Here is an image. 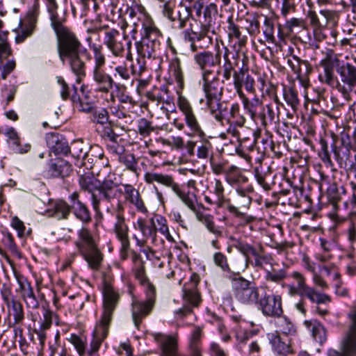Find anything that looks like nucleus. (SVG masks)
Segmentation results:
<instances>
[{
    "label": "nucleus",
    "mask_w": 356,
    "mask_h": 356,
    "mask_svg": "<svg viewBox=\"0 0 356 356\" xmlns=\"http://www.w3.org/2000/svg\"><path fill=\"white\" fill-rule=\"evenodd\" d=\"M23 3L26 0H20ZM46 7L49 14L51 26L54 31L58 42V53L60 60L67 62L72 72L81 79L86 76V63L82 59L86 57L91 59L88 50L83 47L81 42L67 26L64 24L67 21V10L60 15L56 0H45ZM40 13V0H33L32 7L26 12L24 21H20V26L35 31L37 27L38 17Z\"/></svg>",
    "instance_id": "nucleus-1"
},
{
    "label": "nucleus",
    "mask_w": 356,
    "mask_h": 356,
    "mask_svg": "<svg viewBox=\"0 0 356 356\" xmlns=\"http://www.w3.org/2000/svg\"><path fill=\"white\" fill-rule=\"evenodd\" d=\"M320 65L323 72L319 74V81L336 89L344 99H348L356 88V65L332 54H327Z\"/></svg>",
    "instance_id": "nucleus-2"
},
{
    "label": "nucleus",
    "mask_w": 356,
    "mask_h": 356,
    "mask_svg": "<svg viewBox=\"0 0 356 356\" xmlns=\"http://www.w3.org/2000/svg\"><path fill=\"white\" fill-rule=\"evenodd\" d=\"M213 71H205L202 73V90L205 97V105L207 110L214 119L222 123L225 120L227 107L223 106L222 98L223 96L224 86L218 76L211 77Z\"/></svg>",
    "instance_id": "nucleus-3"
},
{
    "label": "nucleus",
    "mask_w": 356,
    "mask_h": 356,
    "mask_svg": "<svg viewBox=\"0 0 356 356\" xmlns=\"http://www.w3.org/2000/svg\"><path fill=\"white\" fill-rule=\"evenodd\" d=\"M74 245L78 254L87 262L91 270H100L104 256L99 247L98 238L88 228L82 227L78 231Z\"/></svg>",
    "instance_id": "nucleus-4"
},
{
    "label": "nucleus",
    "mask_w": 356,
    "mask_h": 356,
    "mask_svg": "<svg viewBox=\"0 0 356 356\" xmlns=\"http://www.w3.org/2000/svg\"><path fill=\"white\" fill-rule=\"evenodd\" d=\"M227 278L231 281L234 296L239 302L246 305L258 303L259 291L254 282L250 281L236 273H231Z\"/></svg>",
    "instance_id": "nucleus-5"
},
{
    "label": "nucleus",
    "mask_w": 356,
    "mask_h": 356,
    "mask_svg": "<svg viewBox=\"0 0 356 356\" xmlns=\"http://www.w3.org/2000/svg\"><path fill=\"white\" fill-rule=\"evenodd\" d=\"M331 147L334 158L341 166L351 167L356 162V154L353 155V152H356V143L348 133H341L339 146L333 143Z\"/></svg>",
    "instance_id": "nucleus-6"
},
{
    "label": "nucleus",
    "mask_w": 356,
    "mask_h": 356,
    "mask_svg": "<svg viewBox=\"0 0 356 356\" xmlns=\"http://www.w3.org/2000/svg\"><path fill=\"white\" fill-rule=\"evenodd\" d=\"M241 183L236 188V191L240 197L236 200V206L229 203L227 205V209L237 217L244 216L246 211L248 210L252 198L247 193L253 191V187L247 184L248 179H241Z\"/></svg>",
    "instance_id": "nucleus-7"
},
{
    "label": "nucleus",
    "mask_w": 356,
    "mask_h": 356,
    "mask_svg": "<svg viewBox=\"0 0 356 356\" xmlns=\"http://www.w3.org/2000/svg\"><path fill=\"white\" fill-rule=\"evenodd\" d=\"M223 49V63L216 71V76L219 77L222 75V83L230 81L232 77H233V81H235V78L239 74V68L236 70L238 65V54L232 52L227 47H224Z\"/></svg>",
    "instance_id": "nucleus-8"
},
{
    "label": "nucleus",
    "mask_w": 356,
    "mask_h": 356,
    "mask_svg": "<svg viewBox=\"0 0 356 356\" xmlns=\"http://www.w3.org/2000/svg\"><path fill=\"white\" fill-rule=\"evenodd\" d=\"M258 308L264 316L280 318L283 314L282 299L281 296L265 293L257 303Z\"/></svg>",
    "instance_id": "nucleus-9"
},
{
    "label": "nucleus",
    "mask_w": 356,
    "mask_h": 356,
    "mask_svg": "<svg viewBox=\"0 0 356 356\" xmlns=\"http://www.w3.org/2000/svg\"><path fill=\"white\" fill-rule=\"evenodd\" d=\"M120 300L119 294L110 285H105L103 291V313L99 322L110 325L113 314Z\"/></svg>",
    "instance_id": "nucleus-10"
},
{
    "label": "nucleus",
    "mask_w": 356,
    "mask_h": 356,
    "mask_svg": "<svg viewBox=\"0 0 356 356\" xmlns=\"http://www.w3.org/2000/svg\"><path fill=\"white\" fill-rule=\"evenodd\" d=\"M92 77L98 92L108 93L113 87L115 88L118 92L125 88L123 85L116 83L113 78L107 74L104 69L93 70Z\"/></svg>",
    "instance_id": "nucleus-11"
},
{
    "label": "nucleus",
    "mask_w": 356,
    "mask_h": 356,
    "mask_svg": "<svg viewBox=\"0 0 356 356\" xmlns=\"http://www.w3.org/2000/svg\"><path fill=\"white\" fill-rule=\"evenodd\" d=\"M156 340L161 341V353L160 356H181L178 353L177 340L171 336L163 337L161 334H157ZM191 348V356H202L200 346Z\"/></svg>",
    "instance_id": "nucleus-12"
},
{
    "label": "nucleus",
    "mask_w": 356,
    "mask_h": 356,
    "mask_svg": "<svg viewBox=\"0 0 356 356\" xmlns=\"http://www.w3.org/2000/svg\"><path fill=\"white\" fill-rule=\"evenodd\" d=\"M147 182L150 183L153 179H146ZM161 184L172 187V190L177 194L179 197L182 202L192 211L196 213L200 209H206L205 207L202 204L195 205L196 195L194 193H185L183 192L179 185L174 183L173 179H155Z\"/></svg>",
    "instance_id": "nucleus-13"
},
{
    "label": "nucleus",
    "mask_w": 356,
    "mask_h": 356,
    "mask_svg": "<svg viewBox=\"0 0 356 356\" xmlns=\"http://www.w3.org/2000/svg\"><path fill=\"white\" fill-rule=\"evenodd\" d=\"M19 284V292L21 298L25 302L26 307L32 309H36L40 307V302L36 297L31 284L24 277H17Z\"/></svg>",
    "instance_id": "nucleus-14"
},
{
    "label": "nucleus",
    "mask_w": 356,
    "mask_h": 356,
    "mask_svg": "<svg viewBox=\"0 0 356 356\" xmlns=\"http://www.w3.org/2000/svg\"><path fill=\"white\" fill-rule=\"evenodd\" d=\"M46 143L55 155L68 156L69 145L65 137L57 132H49L45 135Z\"/></svg>",
    "instance_id": "nucleus-15"
},
{
    "label": "nucleus",
    "mask_w": 356,
    "mask_h": 356,
    "mask_svg": "<svg viewBox=\"0 0 356 356\" xmlns=\"http://www.w3.org/2000/svg\"><path fill=\"white\" fill-rule=\"evenodd\" d=\"M183 300L186 303L175 312L180 318L192 314L193 307H197L202 301L200 292L194 289H183Z\"/></svg>",
    "instance_id": "nucleus-16"
},
{
    "label": "nucleus",
    "mask_w": 356,
    "mask_h": 356,
    "mask_svg": "<svg viewBox=\"0 0 356 356\" xmlns=\"http://www.w3.org/2000/svg\"><path fill=\"white\" fill-rule=\"evenodd\" d=\"M134 227L140 230L143 235L142 238H138L136 235L134 236L137 245L143 247L148 238H152L153 241H156L158 229L156 227L154 218H151L149 222H147L145 219L140 218L134 225Z\"/></svg>",
    "instance_id": "nucleus-17"
},
{
    "label": "nucleus",
    "mask_w": 356,
    "mask_h": 356,
    "mask_svg": "<svg viewBox=\"0 0 356 356\" xmlns=\"http://www.w3.org/2000/svg\"><path fill=\"white\" fill-rule=\"evenodd\" d=\"M233 85L238 95H245L243 91V87L251 94L256 93L255 80L249 74L248 69L243 67L239 68V74L235 78Z\"/></svg>",
    "instance_id": "nucleus-18"
},
{
    "label": "nucleus",
    "mask_w": 356,
    "mask_h": 356,
    "mask_svg": "<svg viewBox=\"0 0 356 356\" xmlns=\"http://www.w3.org/2000/svg\"><path fill=\"white\" fill-rule=\"evenodd\" d=\"M194 60L202 70V73H204L205 71H211L209 67L220 65L221 53L219 49L216 54L210 51H203L195 54Z\"/></svg>",
    "instance_id": "nucleus-19"
},
{
    "label": "nucleus",
    "mask_w": 356,
    "mask_h": 356,
    "mask_svg": "<svg viewBox=\"0 0 356 356\" xmlns=\"http://www.w3.org/2000/svg\"><path fill=\"white\" fill-rule=\"evenodd\" d=\"M314 184H318L321 190L326 187V192L329 199V204L327 207H331L332 211H337L339 207V202L341 201V192L336 182L331 179H321L319 182L316 180Z\"/></svg>",
    "instance_id": "nucleus-20"
},
{
    "label": "nucleus",
    "mask_w": 356,
    "mask_h": 356,
    "mask_svg": "<svg viewBox=\"0 0 356 356\" xmlns=\"http://www.w3.org/2000/svg\"><path fill=\"white\" fill-rule=\"evenodd\" d=\"M120 33L115 29H111L105 32L104 44L115 56H122L124 51V44L120 39Z\"/></svg>",
    "instance_id": "nucleus-21"
},
{
    "label": "nucleus",
    "mask_w": 356,
    "mask_h": 356,
    "mask_svg": "<svg viewBox=\"0 0 356 356\" xmlns=\"http://www.w3.org/2000/svg\"><path fill=\"white\" fill-rule=\"evenodd\" d=\"M154 305L147 301L140 302L134 300L131 304L132 318L135 326L139 329L144 318L147 316L152 312Z\"/></svg>",
    "instance_id": "nucleus-22"
},
{
    "label": "nucleus",
    "mask_w": 356,
    "mask_h": 356,
    "mask_svg": "<svg viewBox=\"0 0 356 356\" xmlns=\"http://www.w3.org/2000/svg\"><path fill=\"white\" fill-rule=\"evenodd\" d=\"M140 35V39L149 42H152L159 46L161 45L162 33L151 19H147L145 22H142Z\"/></svg>",
    "instance_id": "nucleus-23"
},
{
    "label": "nucleus",
    "mask_w": 356,
    "mask_h": 356,
    "mask_svg": "<svg viewBox=\"0 0 356 356\" xmlns=\"http://www.w3.org/2000/svg\"><path fill=\"white\" fill-rule=\"evenodd\" d=\"M218 15V8L216 3L210 2L202 13L200 19L201 28L209 31L214 27Z\"/></svg>",
    "instance_id": "nucleus-24"
},
{
    "label": "nucleus",
    "mask_w": 356,
    "mask_h": 356,
    "mask_svg": "<svg viewBox=\"0 0 356 356\" xmlns=\"http://www.w3.org/2000/svg\"><path fill=\"white\" fill-rule=\"evenodd\" d=\"M49 172L53 177H60V178L74 176L72 164L60 158L56 159L54 162H51Z\"/></svg>",
    "instance_id": "nucleus-25"
},
{
    "label": "nucleus",
    "mask_w": 356,
    "mask_h": 356,
    "mask_svg": "<svg viewBox=\"0 0 356 356\" xmlns=\"http://www.w3.org/2000/svg\"><path fill=\"white\" fill-rule=\"evenodd\" d=\"M94 181L92 184L94 185L95 190L98 191L99 195H102L104 199L109 200L115 195V191H122L121 189H118V185L115 184L112 179H92Z\"/></svg>",
    "instance_id": "nucleus-26"
},
{
    "label": "nucleus",
    "mask_w": 356,
    "mask_h": 356,
    "mask_svg": "<svg viewBox=\"0 0 356 356\" xmlns=\"http://www.w3.org/2000/svg\"><path fill=\"white\" fill-rule=\"evenodd\" d=\"M182 37L185 42L190 44V49L193 52H196L198 49V46L196 42H200L208 37V32L200 28V31H195L192 29V25L182 32Z\"/></svg>",
    "instance_id": "nucleus-27"
},
{
    "label": "nucleus",
    "mask_w": 356,
    "mask_h": 356,
    "mask_svg": "<svg viewBox=\"0 0 356 356\" xmlns=\"http://www.w3.org/2000/svg\"><path fill=\"white\" fill-rule=\"evenodd\" d=\"M270 343L275 352L280 356H286L292 353L291 339L288 336H282L280 334H273Z\"/></svg>",
    "instance_id": "nucleus-28"
},
{
    "label": "nucleus",
    "mask_w": 356,
    "mask_h": 356,
    "mask_svg": "<svg viewBox=\"0 0 356 356\" xmlns=\"http://www.w3.org/2000/svg\"><path fill=\"white\" fill-rule=\"evenodd\" d=\"M227 24L226 33L229 40L236 39L239 47L245 46L248 41V37L242 33L241 27L234 22L232 15L227 18Z\"/></svg>",
    "instance_id": "nucleus-29"
},
{
    "label": "nucleus",
    "mask_w": 356,
    "mask_h": 356,
    "mask_svg": "<svg viewBox=\"0 0 356 356\" xmlns=\"http://www.w3.org/2000/svg\"><path fill=\"white\" fill-rule=\"evenodd\" d=\"M343 207L339 206L337 211H333L330 215L332 218H349L351 222L356 220V200H351L349 202H344Z\"/></svg>",
    "instance_id": "nucleus-30"
},
{
    "label": "nucleus",
    "mask_w": 356,
    "mask_h": 356,
    "mask_svg": "<svg viewBox=\"0 0 356 356\" xmlns=\"http://www.w3.org/2000/svg\"><path fill=\"white\" fill-rule=\"evenodd\" d=\"M110 325L99 322L93 332V339L90 343V350L98 351L102 341L107 337Z\"/></svg>",
    "instance_id": "nucleus-31"
},
{
    "label": "nucleus",
    "mask_w": 356,
    "mask_h": 356,
    "mask_svg": "<svg viewBox=\"0 0 356 356\" xmlns=\"http://www.w3.org/2000/svg\"><path fill=\"white\" fill-rule=\"evenodd\" d=\"M113 126L114 123L113 122L104 126L102 131V136L104 138L109 140L115 144L113 146H110V149L113 153L121 154L124 152V148L118 145L119 135L115 133L113 129Z\"/></svg>",
    "instance_id": "nucleus-32"
},
{
    "label": "nucleus",
    "mask_w": 356,
    "mask_h": 356,
    "mask_svg": "<svg viewBox=\"0 0 356 356\" xmlns=\"http://www.w3.org/2000/svg\"><path fill=\"white\" fill-rule=\"evenodd\" d=\"M238 97L242 101L244 110L250 115V118L254 120L259 113L257 108L262 106V102L257 96L252 99H249L245 95L241 94Z\"/></svg>",
    "instance_id": "nucleus-33"
},
{
    "label": "nucleus",
    "mask_w": 356,
    "mask_h": 356,
    "mask_svg": "<svg viewBox=\"0 0 356 356\" xmlns=\"http://www.w3.org/2000/svg\"><path fill=\"white\" fill-rule=\"evenodd\" d=\"M136 279L138 280L144 288V293L146 298L145 301L155 305L156 299V288L155 285L150 281L147 274L139 276Z\"/></svg>",
    "instance_id": "nucleus-34"
},
{
    "label": "nucleus",
    "mask_w": 356,
    "mask_h": 356,
    "mask_svg": "<svg viewBox=\"0 0 356 356\" xmlns=\"http://www.w3.org/2000/svg\"><path fill=\"white\" fill-rule=\"evenodd\" d=\"M136 47L139 56L148 58H154L156 52L161 49V46L142 39L136 42Z\"/></svg>",
    "instance_id": "nucleus-35"
},
{
    "label": "nucleus",
    "mask_w": 356,
    "mask_h": 356,
    "mask_svg": "<svg viewBox=\"0 0 356 356\" xmlns=\"http://www.w3.org/2000/svg\"><path fill=\"white\" fill-rule=\"evenodd\" d=\"M87 149V145L82 140H74L69 145V154L74 160L75 165H79L76 161L79 162L80 159L84 160L88 156Z\"/></svg>",
    "instance_id": "nucleus-36"
},
{
    "label": "nucleus",
    "mask_w": 356,
    "mask_h": 356,
    "mask_svg": "<svg viewBox=\"0 0 356 356\" xmlns=\"http://www.w3.org/2000/svg\"><path fill=\"white\" fill-rule=\"evenodd\" d=\"M72 211V206L66 202L59 200L55 202L54 207L49 211V216L58 220L67 219Z\"/></svg>",
    "instance_id": "nucleus-37"
},
{
    "label": "nucleus",
    "mask_w": 356,
    "mask_h": 356,
    "mask_svg": "<svg viewBox=\"0 0 356 356\" xmlns=\"http://www.w3.org/2000/svg\"><path fill=\"white\" fill-rule=\"evenodd\" d=\"M123 187L126 200L134 204L138 211L146 212L147 209L140 197L138 191L129 184L123 185Z\"/></svg>",
    "instance_id": "nucleus-38"
},
{
    "label": "nucleus",
    "mask_w": 356,
    "mask_h": 356,
    "mask_svg": "<svg viewBox=\"0 0 356 356\" xmlns=\"http://www.w3.org/2000/svg\"><path fill=\"white\" fill-rule=\"evenodd\" d=\"M297 191L300 193V197L302 199L301 204L305 203L306 204V207L304 209V211L307 213L316 212L318 210H321V207H318V209H316L313 207L312 199L311 197L310 194H307L305 193V184L302 179H298V184L294 186V192L296 193Z\"/></svg>",
    "instance_id": "nucleus-39"
},
{
    "label": "nucleus",
    "mask_w": 356,
    "mask_h": 356,
    "mask_svg": "<svg viewBox=\"0 0 356 356\" xmlns=\"http://www.w3.org/2000/svg\"><path fill=\"white\" fill-rule=\"evenodd\" d=\"M170 67L177 86L180 90H183L184 87V76L181 59L177 56L173 58L170 62Z\"/></svg>",
    "instance_id": "nucleus-40"
},
{
    "label": "nucleus",
    "mask_w": 356,
    "mask_h": 356,
    "mask_svg": "<svg viewBox=\"0 0 356 356\" xmlns=\"http://www.w3.org/2000/svg\"><path fill=\"white\" fill-rule=\"evenodd\" d=\"M117 221L114 226V232L118 239L122 243L130 242L129 238V228L124 221L123 215H116Z\"/></svg>",
    "instance_id": "nucleus-41"
},
{
    "label": "nucleus",
    "mask_w": 356,
    "mask_h": 356,
    "mask_svg": "<svg viewBox=\"0 0 356 356\" xmlns=\"http://www.w3.org/2000/svg\"><path fill=\"white\" fill-rule=\"evenodd\" d=\"M204 210V209H200L196 212L195 216L197 219L200 222H202L210 232L216 236H221L222 232L218 227L215 226L213 216L209 213H205Z\"/></svg>",
    "instance_id": "nucleus-42"
},
{
    "label": "nucleus",
    "mask_w": 356,
    "mask_h": 356,
    "mask_svg": "<svg viewBox=\"0 0 356 356\" xmlns=\"http://www.w3.org/2000/svg\"><path fill=\"white\" fill-rule=\"evenodd\" d=\"M234 246L245 257V266L248 267L249 263L251 262L250 257L256 256V253L258 251V246L254 247L248 243L241 241H236V243L234 244Z\"/></svg>",
    "instance_id": "nucleus-43"
},
{
    "label": "nucleus",
    "mask_w": 356,
    "mask_h": 356,
    "mask_svg": "<svg viewBox=\"0 0 356 356\" xmlns=\"http://www.w3.org/2000/svg\"><path fill=\"white\" fill-rule=\"evenodd\" d=\"M72 209L76 218L83 223H89L92 221L91 214L86 205L80 200H77L76 206H72Z\"/></svg>",
    "instance_id": "nucleus-44"
},
{
    "label": "nucleus",
    "mask_w": 356,
    "mask_h": 356,
    "mask_svg": "<svg viewBox=\"0 0 356 356\" xmlns=\"http://www.w3.org/2000/svg\"><path fill=\"white\" fill-rule=\"evenodd\" d=\"M301 297L307 298L311 302L317 304L326 303L330 302V298L326 294H322L316 292L314 289L307 286L303 290Z\"/></svg>",
    "instance_id": "nucleus-45"
},
{
    "label": "nucleus",
    "mask_w": 356,
    "mask_h": 356,
    "mask_svg": "<svg viewBox=\"0 0 356 356\" xmlns=\"http://www.w3.org/2000/svg\"><path fill=\"white\" fill-rule=\"evenodd\" d=\"M283 95L286 104L290 106L293 111L297 110L300 104L298 91L293 87L284 88Z\"/></svg>",
    "instance_id": "nucleus-46"
},
{
    "label": "nucleus",
    "mask_w": 356,
    "mask_h": 356,
    "mask_svg": "<svg viewBox=\"0 0 356 356\" xmlns=\"http://www.w3.org/2000/svg\"><path fill=\"white\" fill-rule=\"evenodd\" d=\"M261 111L258 113L257 118L261 120L263 125L266 126L275 120V113L272 104L261 106Z\"/></svg>",
    "instance_id": "nucleus-47"
},
{
    "label": "nucleus",
    "mask_w": 356,
    "mask_h": 356,
    "mask_svg": "<svg viewBox=\"0 0 356 356\" xmlns=\"http://www.w3.org/2000/svg\"><path fill=\"white\" fill-rule=\"evenodd\" d=\"M231 120L232 123L241 127L245 123V118L241 113L240 105L237 102L233 103L229 108V118L228 121Z\"/></svg>",
    "instance_id": "nucleus-48"
},
{
    "label": "nucleus",
    "mask_w": 356,
    "mask_h": 356,
    "mask_svg": "<svg viewBox=\"0 0 356 356\" xmlns=\"http://www.w3.org/2000/svg\"><path fill=\"white\" fill-rule=\"evenodd\" d=\"M8 135L9 138L12 140L11 148L15 152L24 154L29 151L31 149V145L29 144H26L24 147H21L19 138L17 133L13 128L10 129L8 132Z\"/></svg>",
    "instance_id": "nucleus-49"
},
{
    "label": "nucleus",
    "mask_w": 356,
    "mask_h": 356,
    "mask_svg": "<svg viewBox=\"0 0 356 356\" xmlns=\"http://www.w3.org/2000/svg\"><path fill=\"white\" fill-rule=\"evenodd\" d=\"M131 261L133 262V272L135 278L146 274L145 261L143 260L140 254L137 253L134 250L131 252Z\"/></svg>",
    "instance_id": "nucleus-50"
},
{
    "label": "nucleus",
    "mask_w": 356,
    "mask_h": 356,
    "mask_svg": "<svg viewBox=\"0 0 356 356\" xmlns=\"http://www.w3.org/2000/svg\"><path fill=\"white\" fill-rule=\"evenodd\" d=\"M102 49L103 48L101 45H97L95 43H93L92 46H91V49L93 52L95 60L93 70L104 69V67L106 65V56L102 51Z\"/></svg>",
    "instance_id": "nucleus-51"
},
{
    "label": "nucleus",
    "mask_w": 356,
    "mask_h": 356,
    "mask_svg": "<svg viewBox=\"0 0 356 356\" xmlns=\"http://www.w3.org/2000/svg\"><path fill=\"white\" fill-rule=\"evenodd\" d=\"M8 309H11L14 317V325L20 324L24 319V309L22 303L18 300L6 305Z\"/></svg>",
    "instance_id": "nucleus-52"
},
{
    "label": "nucleus",
    "mask_w": 356,
    "mask_h": 356,
    "mask_svg": "<svg viewBox=\"0 0 356 356\" xmlns=\"http://www.w3.org/2000/svg\"><path fill=\"white\" fill-rule=\"evenodd\" d=\"M91 121L104 127L112 122L109 120L108 112L104 108H96L91 115Z\"/></svg>",
    "instance_id": "nucleus-53"
},
{
    "label": "nucleus",
    "mask_w": 356,
    "mask_h": 356,
    "mask_svg": "<svg viewBox=\"0 0 356 356\" xmlns=\"http://www.w3.org/2000/svg\"><path fill=\"white\" fill-rule=\"evenodd\" d=\"M184 120L186 125L191 129V131L197 134L200 136H203L204 132L197 120V118L193 111L184 114Z\"/></svg>",
    "instance_id": "nucleus-54"
},
{
    "label": "nucleus",
    "mask_w": 356,
    "mask_h": 356,
    "mask_svg": "<svg viewBox=\"0 0 356 356\" xmlns=\"http://www.w3.org/2000/svg\"><path fill=\"white\" fill-rule=\"evenodd\" d=\"M277 324L278 329L277 332L282 333L283 336L289 337V335L294 334L296 332V330L293 323L287 318L280 319Z\"/></svg>",
    "instance_id": "nucleus-55"
},
{
    "label": "nucleus",
    "mask_w": 356,
    "mask_h": 356,
    "mask_svg": "<svg viewBox=\"0 0 356 356\" xmlns=\"http://www.w3.org/2000/svg\"><path fill=\"white\" fill-rule=\"evenodd\" d=\"M284 27L287 31V33L291 34L296 29H305L306 24L303 19L292 17L286 21Z\"/></svg>",
    "instance_id": "nucleus-56"
},
{
    "label": "nucleus",
    "mask_w": 356,
    "mask_h": 356,
    "mask_svg": "<svg viewBox=\"0 0 356 356\" xmlns=\"http://www.w3.org/2000/svg\"><path fill=\"white\" fill-rule=\"evenodd\" d=\"M213 260L215 265L220 268L223 272L229 273V275L233 273L231 270L227 257L222 252H215L213 255Z\"/></svg>",
    "instance_id": "nucleus-57"
},
{
    "label": "nucleus",
    "mask_w": 356,
    "mask_h": 356,
    "mask_svg": "<svg viewBox=\"0 0 356 356\" xmlns=\"http://www.w3.org/2000/svg\"><path fill=\"white\" fill-rule=\"evenodd\" d=\"M296 184H294L293 179H277V185L275 187V195H286L290 192L291 188L294 190V186H296Z\"/></svg>",
    "instance_id": "nucleus-58"
},
{
    "label": "nucleus",
    "mask_w": 356,
    "mask_h": 356,
    "mask_svg": "<svg viewBox=\"0 0 356 356\" xmlns=\"http://www.w3.org/2000/svg\"><path fill=\"white\" fill-rule=\"evenodd\" d=\"M254 257V266L255 267L261 268L264 264H270L273 260L270 254L264 253V248L261 244H258V251Z\"/></svg>",
    "instance_id": "nucleus-59"
},
{
    "label": "nucleus",
    "mask_w": 356,
    "mask_h": 356,
    "mask_svg": "<svg viewBox=\"0 0 356 356\" xmlns=\"http://www.w3.org/2000/svg\"><path fill=\"white\" fill-rule=\"evenodd\" d=\"M300 71V84L306 88L309 86V76L312 72V66L309 61L302 60L301 63Z\"/></svg>",
    "instance_id": "nucleus-60"
},
{
    "label": "nucleus",
    "mask_w": 356,
    "mask_h": 356,
    "mask_svg": "<svg viewBox=\"0 0 356 356\" xmlns=\"http://www.w3.org/2000/svg\"><path fill=\"white\" fill-rule=\"evenodd\" d=\"M0 293L6 305H9L10 302L16 300L13 293L12 284L10 282H4L2 284Z\"/></svg>",
    "instance_id": "nucleus-61"
},
{
    "label": "nucleus",
    "mask_w": 356,
    "mask_h": 356,
    "mask_svg": "<svg viewBox=\"0 0 356 356\" xmlns=\"http://www.w3.org/2000/svg\"><path fill=\"white\" fill-rule=\"evenodd\" d=\"M264 26V34L266 40L268 42H274L275 41V38L274 36L275 28L273 20L270 17H265Z\"/></svg>",
    "instance_id": "nucleus-62"
},
{
    "label": "nucleus",
    "mask_w": 356,
    "mask_h": 356,
    "mask_svg": "<svg viewBox=\"0 0 356 356\" xmlns=\"http://www.w3.org/2000/svg\"><path fill=\"white\" fill-rule=\"evenodd\" d=\"M154 131L152 122L145 118H140L138 121V131L140 135L145 137L150 135Z\"/></svg>",
    "instance_id": "nucleus-63"
},
{
    "label": "nucleus",
    "mask_w": 356,
    "mask_h": 356,
    "mask_svg": "<svg viewBox=\"0 0 356 356\" xmlns=\"http://www.w3.org/2000/svg\"><path fill=\"white\" fill-rule=\"evenodd\" d=\"M321 148L318 151V156L321 160L327 165H332L330 154L328 149V143L324 138L320 139Z\"/></svg>",
    "instance_id": "nucleus-64"
}]
</instances>
